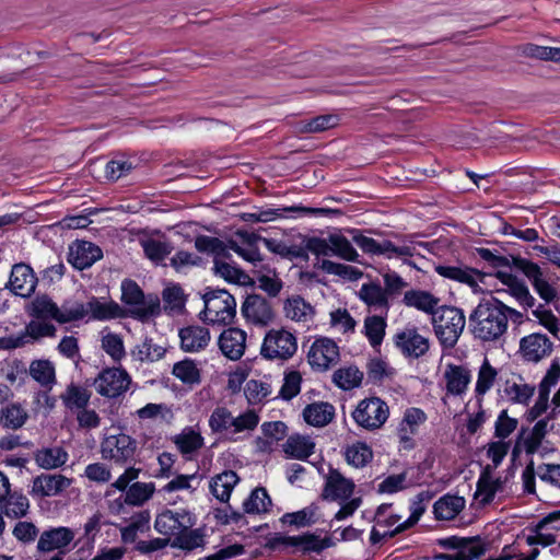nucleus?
<instances>
[{
    "instance_id": "1",
    "label": "nucleus",
    "mask_w": 560,
    "mask_h": 560,
    "mask_svg": "<svg viewBox=\"0 0 560 560\" xmlns=\"http://www.w3.org/2000/svg\"><path fill=\"white\" fill-rule=\"evenodd\" d=\"M523 315L495 298L481 301L470 313L468 328L474 339L489 345L505 341L510 322L521 323Z\"/></svg>"
},
{
    "instance_id": "2",
    "label": "nucleus",
    "mask_w": 560,
    "mask_h": 560,
    "mask_svg": "<svg viewBox=\"0 0 560 560\" xmlns=\"http://www.w3.org/2000/svg\"><path fill=\"white\" fill-rule=\"evenodd\" d=\"M203 310L200 318L211 325H229L236 315L234 296L223 289H207L202 295Z\"/></svg>"
},
{
    "instance_id": "3",
    "label": "nucleus",
    "mask_w": 560,
    "mask_h": 560,
    "mask_svg": "<svg viewBox=\"0 0 560 560\" xmlns=\"http://www.w3.org/2000/svg\"><path fill=\"white\" fill-rule=\"evenodd\" d=\"M121 301L131 317L145 322L161 312L160 299L155 294L144 295L138 283L130 279L121 282Z\"/></svg>"
},
{
    "instance_id": "4",
    "label": "nucleus",
    "mask_w": 560,
    "mask_h": 560,
    "mask_svg": "<svg viewBox=\"0 0 560 560\" xmlns=\"http://www.w3.org/2000/svg\"><path fill=\"white\" fill-rule=\"evenodd\" d=\"M298 337L284 327L269 329L260 346V355L269 361L285 362L298 352Z\"/></svg>"
},
{
    "instance_id": "5",
    "label": "nucleus",
    "mask_w": 560,
    "mask_h": 560,
    "mask_svg": "<svg viewBox=\"0 0 560 560\" xmlns=\"http://www.w3.org/2000/svg\"><path fill=\"white\" fill-rule=\"evenodd\" d=\"M434 332L444 348H453L466 325L464 312L457 307L443 306L432 316Z\"/></svg>"
},
{
    "instance_id": "6",
    "label": "nucleus",
    "mask_w": 560,
    "mask_h": 560,
    "mask_svg": "<svg viewBox=\"0 0 560 560\" xmlns=\"http://www.w3.org/2000/svg\"><path fill=\"white\" fill-rule=\"evenodd\" d=\"M195 247L200 253H207L214 256L213 270L215 275L231 283L243 282V278H245L244 272L240 268L220 259L229 257L228 246L224 242L217 237L200 235L195 240Z\"/></svg>"
},
{
    "instance_id": "7",
    "label": "nucleus",
    "mask_w": 560,
    "mask_h": 560,
    "mask_svg": "<svg viewBox=\"0 0 560 560\" xmlns=\"http://www.w3.org/2000/svg\"><path fill=\"white\" fill-rule=\"evenodd\" d=\"M352 240L364 253L381 255L388 259L412 257L418 254L417 247L422 245V243L416 242H404L400 245H395L388 240L378 242L360 233H355Z\"/></svg>"
},
{
    "instance_id": "8",
    "label": "nucleus",
    "mask_w": 560,
    "mask_h": 560,
    "mask_svg": "<svg viewBox=\"0 0 560 560\" xmlns=\"http://www.w3.org/2000/svg\"><path fill=\"white\" fill-rule=\"evenodd\" d=\"M351 417L360 428L375 431L381 429L387 421L389 408L381 398L369 397L359 401Z\"/></svg>"
},
{
    "instance_id": "9",
    "label": "nucleus",
    "mask_w": 560,
    "mask_h": 560,
    "mask_svg": "<svg viewBox=\"0 0 560 560\" xmlns=\"http://www.w3.org/2000/svg\"><path fill=\"white\" fill-rule=\"evenodd\" d=\"M137 444V440L129 434H110L101 443L102 458L116 465L125 466L133 460Z\"/></svg>"
},
{
    "instance_id": "10",
    "label": "nucleus",
    "mask_w": 560,
    "mask_h": 560,
    "mask_svg": "<svg viewBox=\"0 0 560 560\" xmlns=\"http://www.w3.org/2000/svg\"><path fill=\"white\" fill-rule=\"evenodd\" d=\"M28 313L36 319H54L59 324L75 320L82 313L72 311V303H63L60 307L48 295H37L28 307Z\"/></svg>"
},
{
    "instance_id": "11",
    "label": "nucleus",
    "mask_w": 560,
    "mask_h": 560,
    "mask_svg": "<svg viewBox=\"0 0 560 560\" xmlns=\"http://www.w3.org/2000/svg\"><path fill=\"white\" fill-rule=\"evenodd\" d=\"M439 546L455 552L441 556L443 560H475L487 551L486 542L478 536H450L439 540Z\"/></svg>"
},
{
    "instance_id": "12",
    "label": "nucleus",
    "mask_w": 560,
    "mask_h": 560,
    "mask_svg": "<svg viewBox=\"0 0 560 560\" xmlns=\"http://www.w3.org/2000/svg\"><path fill=\"white\" fill-rule=\"evenodd\" d=\"M393 342L407 359H419L430 350L429 337L422 335L413 325H406L398 329L393 337Z\"/></svg>"
},
{
    "instance_id": "13",
    "label": "nucleus",
    "mask_w": 560,
    "mask_h": 560,
    "mask_svg": "<svg viewBox=\"0 0 560 560\" xmlns=\"http://www.w3.org/2000/svg\"><path fill=\"white\" fill-rule=\"evenodd\" d=\"M501 396L511 404L528 405L535 394V386L516 372L502 371L500 375Z\"/></svg>"
},
{
    "instance_id": "14",
    "label": "nucleus",
    "mask_w": 560,
    "mask_h": 560,
    "mask_svg": "<svg viewBox=\"0 0 560 560\" xmlns=\"http://www.w3.org/2000/svg\"><path fill=\"white\" fill-rule=\"evenodd\" d=\"M131 384L129 373L120 368L103 370L94 381L96 392L107 398H117L125 394Z\"/></svg>"
},
{
    "instance_id": "15",
    "label": "nucleus",
    "mask_w": 560,
    "mask_h": 560,
    "mask_svg": "<svg viewBox=\"0 0 560 560\" xmlns=\"http://www.w3.org/2000/svg\"><path fill=\"white\" fill-rule=\"evenodd\" d=\"M342 212L338 209L331 208H312L304 206H291V207H281L273 209L261 210L258 213H255V218L259 222H270L277 219H287V218H301V217H330V215H340Z\"/></svg>"
},
{
    "instance_id": "16",
    "label": "nucleus",
    "mask_w": 560,
    "mask_h": 560,
    "mask_svg": "<svg viewBox=\"0 0 560 560\" xmlns=\"http://www.w3.org/2000/svg\"><path fill=\"white\" fill-rule=\"evenodd\" d=\"M195 524L196 518L189 511L183 509L177 511L166 510L156 516L154 528L164 536L177 538Z\"/></svg>"
},
{
    "instance_id": "17",
    "label": "nucleus",
    "mask_w": 560,
    "mask_h": 560,
    "mask_svg": "<svg viewBox=\"0 0 560 560\" xmlns=\"http://www.w3.org/2000/svg\"><path fill=\"white\" fill-rule=\"evenodd\" d=\"M339 347L327 337L315 339L307 353L308 363L318 371L328 370L339 361Z\"/></svg>"
},
{
    "instance_id": "18",
    "label": "nucleus",
    "mask_w": 560,
    "mask_h": 560,
    "mask_svg": "<svg viewBox=\"0 0 560 560\" xmlns=\"http://www.w3.org/2000/svg\"><path fill=\"white\" fill-rule=\"evenodd\" d=\"M56 327L44 319L32 320L25 327V332L18 336L0 338V349H16L30 342V339L37 340L44 337H54Z\"/></svg>"
},
{
    "instance_id": "19",
    "label": "nucleus",
    "mask_w": 560,
    "mask_h": 560,
    "mask_svg": "<svg viewBox=\"0 0 560 560\" xmlns=\"http://www.w3.org/2000/svg\"><path fill=\"white\" fill-rule=\"evenodd\" d=\"M355 489L353 480L346 478L337 469H329L325 476L322 498L331 502H346L349 500Z\"/></svg>"
},
{
    "instance_id": "20",
    "label": "nucleus",
    "mask_w": 560,
    "mask_h": 560,
    "mask_svg": "<svg viewBox=\"0 0 560 560\" xmlns=\"http://www.w3.org/2000/svg\"><path fill=\"white\" fill-rule=\"evenodd\" d=\"M552 350V341L549 337L540 332L529 334L520 340L518 352L527 362L537 363L549 357Z\"/></svg>"
},
{
    "instance_id": "21",
    "label": "nucleus",
    "mask_w": 560,
    "mask_h": 560,
    "mask_svg": "<svg viewBox=\"0 0 560 560\" xmlns=\"http://www.w3.org/2000/svg\"><path fill=\"white\" fill-rule=\"evenodd\" d=\"M241 312L247 322L256 326H267L273 319L271 304L258 294L248 295L242 304Z\"/></svg>"
},
{
    "instance_id": "22",
    "label": "nucleus",
    "mask_w": 560,
    "mask_h": 560,
    "mask_svg": "<svg viewBox=\"0 0 560 560\" xmlns=\"http://www.w3.org/2000/svg\"><path fill=\"white\" fill-rule=\"evenodd\" d=\"M71 482L70 478L60 474H40L33 479L30 494L37 498L56 497Z\"/></svg>"
},
{
    "instance_id": "23",
    "label": "nucleus",
    "mask_w": 560,
    "mask_h": 560,
    "mask_svg": "<svg viewBox=\"0 0 560 560\" xmlns=\"http://www.w3.org/2000/svg\"><path fill=\"white\" fill-rule=\"evenodd\" d=\"M505 480L494 475V469L487 465L477 481L475 499L482 505L491 503L498 492L504 490Z\"/></svg>"
},
{
    "instance_id": "24",
    "label": "nucleus",
    "mask_w": 560,
    "mask_h": 560,
    "mask_svg": "<svg viewBox=\"0 0 560 560\" xmlns=\"http://www.w3.org/2000/svg\"><path fill=\"white\" fill-rule=\"evenodd\" d=\"M78 310L82 313L75 317V320L82 319L85 316H91L94 319H110L119 316V306L114 302L102 301L92 296L86 303L75 302L72 303V311Z\"/></svg>"
},
{
    "instance_id": "25",
    "label": "nucleus",
    "mask_w": 560,
    "mask_h": 560,
    "mask_svg": "<svg viewBox=\"0 0 560 560\" xmlns=\"http://www.w3.org/2000/svg\"><path fill=\"white\" fill-rule=\"evenodd\" d=\"M246 332L236 327L224 329L219 336L218 346L222 354L232 360H240L246 349Z\"/></svg>"
},
{
    "instance_id": "26",
    "label": "nucleus",
    "mask_w": 560,
    "mask_h": 560,
    "mask_svg": "<svg viewBox=\"0 0 560 560\" xmlns=\"http://www.w3.org/2000/svg\"><path fill=\"white\" fill-rule=\"evenodd\" d=\"M37 284V278L33 269L26 264H16L13 266L9 280L10 290L19 296H31Z\"/></svg>"
},
{
    "instance_id": "27",
    "label": "nucleus",
    "mask_w": 560,
    "mask_h": 560,
    "mask_svg": "<svg viewBox=\"0 0 560 560\" xmlns=\"http://www.w3.org/2000/svg\"><path fill=\"white\" fill-rule=\"evenodd\" d=\"M180 349L184 352L196 353L205 350L211 340L210 330L200 325H189L178 332Z\"/></svg>"
},
{
    "instance_id": "28",
    "label": "nucleus",
    "mask_w": 560,
    "mask_h": 560,
    "mask_svg": "<svg viewBox=\"0 0 560 560\" xmlns=\"http://www.w3.org/2000/svg\"><path fill=\"white\" fill-rule=\"evenodd\" d=\"M102 258V249L88 241H77L70 246L69 261L77 269L91 267Z\"/></svg>"
},
{
    "instance_id": "29",
    "label": "nucleus",
    "mask_w": 560,
    "mask_h": 560,
    "mask_svg": "<svg viewBox=\"0 0 560 560\" xmlns=\"http://www.w3.org/2000/svg\"><path fill=\"white\" fill-rule=\"evenodd\" d=\"M443 377L446 393L452 396H462L470 384L471 373L464 365L447 364Z\"/></svg>"
},
{
    "instance_id": "30",
    "label": "nucleus",
    "mask_w": 560,
    "mask_h": 560,
    "mask_svg": "<svg viewBox=\"0 0 560 560\" xmlns=\"http://www.w3.org/2000/svg\"><path fill=\"white\" fill-rule=\"evenodd\" d=\"M358 296L370 310L387 316L390 307L389 298L380 283H363L358 292Z\"/></svg>"
},
{
    "instance_id": "31",
    "label": "nucleus",
    "mask_w": 560,
    "mask_h": 560,
    "mask_svg": "<svg viewBox=\"0 0 560 560\" xmlns=\"http://www.w3.org/2000/svg\"><path fill=\"white\" fill-rule=\"evenodd\" d=\"M435 272L453 281L467 284L471 288L478 287L479 281L482 279V273L474 268L457 265H436Z\"/></svg>"
},
{
    "instance_id": "32",
    "label": "nucleus",
    "mask_w": 560,
    "mask_h": 560,
    "mask_svg": "<svg viewBox=\"0 0 560 560\" xmlns=\"http://www.w3.org/2000/svg\"><path fill=\"white\" fill-rule=\"evenodd\" d=\"M288 458L306 460L315 452V442L310 435L292 434L282 444Z\"/></svg>"
},
{
    "instance_id": "33",
    "label": "nucleus",
    "mask_w": 560,
    "mask_h": 560,
    "mask_svg": "<svg viewBox=\"0 0 560 560\" xmlns=\"http://www.w3.org/2000/svg\"><path fill=\"white\" fill-rule=\"evenodd\" d=\"M336 409L327 401H316L303 409L304 421L315 428L328 425L335 418Z\"/></svg>"
},
{
    "instance_id": "34",
    "label": "nucleus",
    "mask_w": 560,
    "mask_h": 560,
    "mask_svg": "<svg viewBox=\"0 0 560 560\" xmlns=\"http://www.w3.org/2000/svg\"><path fill=\"white\" fill-rule=\"evenodd\" d=\"M73 538V532L67 527H57L45 530L38 539L37 549L43 552L61 549L67 547Z\"/></svg>"
},
{
    "instance_id": "35",
    "label": "nucleus",
    "mask_w": 560,
    "mask_h": 560,
    "mask_svg": "<svg viewBox=\"0 0 560 560\" xmlns=\"http://www.w3.org/2000/svg\"><path fill=\"white\" fill-rule=\"evenodd\" d=\"M466 505V501L463 497L455 494H444L433 504V514L439 521H452L454 520Z\"/></svg>"
},
{
    "instance_id": "36",
    "label": "nucleus",
    "mask_w": 560,
    "mask_h": 560,
    "mask_svg": "<svg viewBox=\"0 0 560 560\" xmlns=\"http://www.w3.org/2000/svg\"><path fill=\"white\" fill-rule=\"evenodd\" d=\"M553 428V422L549 417L538 420L532 430L523 434L521 443L527 454H535L540 448L544 439Z\"/></svg>"
},
{
    "instance_id": "37",
    "label": "nucleus",
    "mask_w": 560,
    "mask_h": 560,
    "mask_svg": "<svg viewBox=\"0 0 560 560\" xmlns=\"http://www.w3.org/2000/svg\"><path fill=\"white\" fill-rule=\"evenodd\" d=\"M177 450L188 459L196 454L205 444L203 438L199 431L192 427H186L173 440Z\"/></svg>"
},
{
    "instance_id": "38",
    "label": "nucleus",
    "mask_w": 560,
    "mask_h": 560,
    "mask_svg": "<svg viewBox=\"0 0 560 560\" xmlns=\"http://www.w3.org/2000/svg\"><path fill=\"white\" fill-rule=\"evenodd\" d=\"M68 459V452L60 446L43 447L34 453L36 465L46 470L62 467Z\"/></svg>"
},
{
    "instance_id": "39",
    "label": "nucleus",
    "mask_w": 560,
    "mask_h": 560,
    "mask_svg": "<svg viewBox=\"0 0 560 560\" xmlns=\"http://www.w3.org/2000/svg\"><path fill=\"white\" fill-rule=\"evenodd\" d=\"M433 497L434 493L429 490L421 491L417 495H415L410 500L409 517L401 524H398L397 527H395V532H405L413 527L427 511L428 503L432 500Z\"/></svg>"
},
{
    "instance_id": "40",
    "label": "nucleus",
    "mask_w": 560,
    "mask_h": 560,
    "mask_svg": "<svg viewBox=\"0 0 560 560\" xmlns=\"http://www.w3.org/2000/svg\"><path fill=\"white\" fill-rule=\"evenodd\" d=\"M260 421L259 413L254 409H247L244 412L233 416L232 442H237L253 432Z\"/></svg>"
},
{
    "instance_id": "41",
    "label": "nucleus",
    "mask_w": 560,
    "mask_h": 560,
    "mask_svg": "<svg viewBox=\"0 0 560 560\" xmlns=\"http://www.w3.org/2000/svg\"><path fill=\"white\" fill-rule=\"evenodd\" d=\"M240 481L238 476L233 470H224L215 475L210 481L211 493L221 502H228L234 487Z\"/></svg>"
},
{
    "instance_id": "42",
    "label": "nucleus",
    "mask_w": 560,
    "mask_h": 560,
    "mask_svg": "<svg viewBox=\"0 0 560 560\" xmlns=\"http://www.w3.org/2000/svg\"><path fill=\"white\" fill-rule=\"evenodd\" d=\"M283 311L287 318L296 323H307L314 317L313 306L299 295L288 298Z\"/></svg>"
},
{
    "instance_id": "43",
    "label": "nucleus",
    "mask_w": 560,
    "mask_h": 560,
    "mask_svg": "<svg viewBox=\"0 0 560 560\" xmlns=\"http://www.w3.org/2000/svg\"><path fill=\"white\" fill-rule=\"evenodd\" d=\"M165 352L164 347L154 343L152 338L147 337L131 349L130 357L133 361L140 363H152L161 360Z\"/></svg>"
},
{
    "instance_id": "44",
    "label": "nucleus",
    "mask_w": 560,
    "mask_h": 560,
    "mask_svg": "<svg viewBox=\"0 0 560 560\" xmlns=\"http://www.w3.org/2000/svg\"><path fill=\"white\" fill-rule=\"evenodd\" d=\"M386 318L387 316L383 313L380 315H369L364 318L362 332L373 348L380 347L384 340L387 327Z\"/></svg>"
},
{
    "instance_id": "45",
    "label": "nucleus",
    "mask_w": 560,
    "mask_h": 560,
    "mask_svg": "<svg viewBox=\"0 0 560 560\" xmlns=\"http://www.w3.org/2000/svg\"><path fill=\"white\" fill-rule=\"evenodd\" d=\"M440 300L433 294L422 290H409L404 295V303L424 313L434 314Z\"/></svg>"
},
{
    "instance_id": "46",
    "label": "nucleus",
    "mask_w": 560,
    "mask_h": 560,
    "mask_svg": "<svg viewBox=\"0 0 560 560\" xmlns=\"http://www.w3.org/2000/svg\"><path fill=\"white\" fill-rule=\"evenodd\" d=\"M28 508V499L20 492H12L11 489L9 490V493L5 495V498L0 501V513L11 518H20L25 516Z\"/></svg>"
},
{
    "instance_id": "47",
    "label": "nucleus",
    "mask_w": 560,
    "mask_h": 560,
    "mask_svg": "<svg viewBox=\"0 0 560 560\" xmlns=\"http://www.w3.org/2000/svg\"><path fill=\"white\" fill-rule=\"evenodd\" d=\"M525 272L534 290L545 302H552L557 298V290L546 280L542 271L536 264H529Z\"/></svg>"
},
{
    "instance_id": "48",
    "label": "nucleus",
    "mask_w": 560,
    "mask_h": 560,
    "mask_svg": "<svg viewBox=\"0 0 560 560\" xmlns=\"http://www.w3.org/2000/svg\"><path fill=\"white\" fill-rule=\"evenodd\" d=\"M30 375L47 390L56 384L55 365L49 360H34L30 364Z\"/></svg>"
},
{
    "instance_id": "49",
    "label": "nucleus",
    "mask_w": 560,
    "mask_h": 560,
    "mask_svg": "<svg viewBox=\"0 0 560 560\" xmlns=\"http://www.w3.org/2000/svg\"><path fill=\"white\" fill-rule=\"evenodd\" d=\"M172 374L183 384L190 387L201 383V370L192 359H184L176 362L172 368Z\"/></svg>"
},
{
    "instance_id": "50",
    "label": "nucleus",
    "mask_w": 560,
    "mask_h": 560,
    "mask_svg": "<svg viewBox=\"0 0 560 560\" xmlns=\"http://www.w3.org/2000/svg\"><path fill=\"white\" fill-rule=\"evenodd\" d=\"M208 424L212 433L231 441L233 413L225 407H217L210 415Z\"/></svg>"
},
{
    "instance_id": "51",
    "label": "nucleus",
    "mask_w": 560,
    "mask_h": 560,
    "mask_svg": "<svg viewBox=\"0 0 560 560\" xmlns=\"http://www.w3.org/2000/svg\"><path fill=\"white\" fill-rule=\"evenodd\" d=\"M498 376V370L490 363L488 358H485L478 369L475 385V394L479 400L493 387Z\"/></svg>"
},
{
    "instance_id": "52",
    "label": "nucleus",
    "mask_w": 560,
    "mask_h": 560,
    "mask_svg": "<svg viewBox=\"0 0 560 560\" xmlns=\"http://www.w3.org/2000/svg\"><path fill=\"white\" fill-rule=\"evenodd\" d=\"M154 492V482L136 481L125 492V501L129 506H142L152 499Z\"/></svg>"
},
{
    "instance_id": "53",
    "label": "nucleus",
    "mask_w": 560,
    "mask_h": 560,
    "mask_svg": "<svg viewBox=\"0 0 560 560\" xmlns=\"http://www.w3.org/2000/svg\"><path fill=\"white\" fill-rule=\"evenodd\" d=\"M334 546V541L330 537H322L315 533H306L295 536V549L303 552H316L319 553L323 550Z\"/></svg>"
},
{
    "instance_id": "54",
    "label": "nucleus",
    "mask_w": 560,
    "mask_h": 560,
    "mask_svg": "<svg viewBox=\"0 0 560 560\" xmlns=\"http://www.w3.org/2000/svg\"><path fill=\"white\" fill-rule=\"evenodd\" d=\"M502 282L508 285L509 293L525 307H533L535 305V298L529 293L528 288L514 276L508 273H499Z\"/></svg>"
},
{
    "instance_id": "55",
    "label": "nucleus",
    "mask_w": 560,
    "mask_h": 560,
    "mask_svg": "<svg viewBox=\"0 0 560 560\" xmlns=\"http://www.w3.org/2000/svg\"><path fill=\"white\" fill-rule=\"evenodd\" d=\"M27 419L28 413L20 404H10L0 410V424L5 429L18 430Z\"/></svg>"
},
{
    "instance_id": "56",
    "label": "nucleus",
    "mask_w": 560,
    "mask_h": 560,
    "mask_svg": "<svg viewBox=\"0 0 560 560\" xmlns=\"http://www.w3.org/2000/svg\"><path fill=\"white\" fill-rule=\"evenodd\" d=\"M373 458L372 448L364 442H355L345 448L346 462L355 468L366 466Z\"/></svg>"
},
{
    "instance_id": "57",
    "label": "nucleus",
    "mask_w": 560,
    "mask_h": 560,
    "mask_svg": "<svg viewBox=\"0 0 560 560\" xmlns=\"http://www.w3.org/2000/svg\"><path fill=\"white\" fill-rule=\"evenodd\" d=\"M363 380V372L357 366L349 365L338 369L332 376V381L339 388L343 390H351L361 385Z\"/></svg>"
},
{
    "instance_id": "58",
    "label": "nucleus",
    "mask_w": 560,
    "mask_h": 560,
    "mask_svg": "<svg viewBox=\"0 0 560 560\" xmlns=\"http://www.w3.org/2000/svg\"><path fill=\"white\" fill-rule=\"evenodd\" d=\"M90 398L91 393L86 388L75 384L68 385L66 390L60 395L63 405L70 410H80L86 407Z\"/></svg>"
},
{
    "instance_id": "59",
    "label": "nucleus",
    "mask_w": 560,
    "mask_h": 560,
    "mask_svg": "<svg viewBox=\"0 0 560 560\" xmlns=\"http://www.w3.org/2000/svg\"><path fill=\"white\" fill-rule=\"evenodd\" d=\"M317 511L318 506L315 504H311L300 511L283 514L280 521L283 524L296 527L310 526L316 523Z\"/></svg>"
},
{
    "instance_id": "60",
    "label": "nucleus",
    "mask_w": 560,
    "mask_h": 560,
    "mask_svg": "<svg viewBox=\"0 0 560 560\" xmlns=\"http://www.w3.org/2000/svg\"><path fill=\"white\" fill-rule=\"evenodd\" d=\"M532 314L539 325L546 328L555 339L560 341V319L550 308L545 304H539L532 311Z\"/></svg>"
},
{
    "instance_id": "61",
    "label": "nucleus",
    "mask_w": 560,
    "mask_h": 560,
    "mask_svg": "<svg viewBox=\"0 0 560 560\" xmlns=\"http://www.w3.org/2000/svg\"><path fill=\"white\" fill-rule=\"evenodd\" d=\"M319 268L328 275H335L350 281L359 280L363 276V272L357 267L328 259H323L319 264Z\"/></svg>"
},
{
    "instance_id": "62",
    "label": "nucleus",
    "mask_w": 560,
    "mask_h": 560,
    "mask_svg": "<svg viewBox=\"0 0 560 560\" xmlns=\"http://www.w3.org/2000/svg\"><path fill=\"white\" fill-rule=\"evenodd\" d=\"M270 505L271 500L265 488L254 489L243 503L244 511L248 514L267 512Z\"/></svg>"
},
{
    "instance_id": "63",
    "label": "nucleus",
    "mask_w": 560,
    "mask_h": 560,
    "mask_svg": "<svg viewBox=\"0 0 560 560\" xmlns=\"http://www.w3.org/2000/svg\"><path fill=\"white\" fill-rule=\"evenodd\" d=\"M329 243L332 249V256H337L347 261H358L359 254L350 241L341 234H330Z\"/></svg>"
},
{
    "instance_id": "64",
    "label": "nucleus",
    "mask_w": 560,
    "mask_h": 560,
    "mask_svg": "<svg viewBox=\"0 0 560 560\" xmlns=\"http://www.w3.org/2000/svg\"><path fill=\"white\" fill-rule=\"evenodd\" d=\"M256 282L259 289L265 291L269 296H277L282 289V281L275 270L257 271Z\"/></svg>"
}]
</instances>
